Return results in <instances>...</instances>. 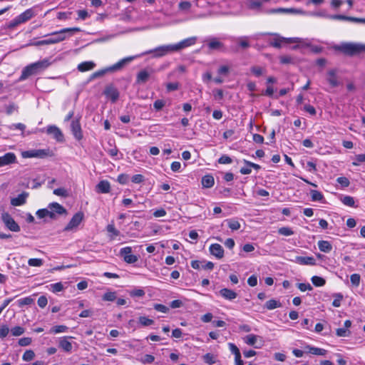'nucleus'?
<instances>
[{
    "mask_svg": "<svg viewBox=\"0 0 365 365\" xmlns=\"http://www.w3.org/2000/svg\"><path fill=\"white\" fill-rule=\"evenodd\" d=\"M318 247L321 252L329 253L332 250L331 244L326 240H320L318 242Z\"/></svg>",
    "mask_w": 365,
    "mask_h": 365,
    "instance_id": "obj_32",
    "label": "nucleus"
},
{
    "mask_svg": "<svg viewBox=\"0 0 365 365\" xmlns=\"http://www.w3.org/2000/svg\"><path fill=\"white\" fill-rule=\"evenodd\" d=\"M29 194L26 192H23L19 194L16 197L12 198L11 200V204L13 206H21L26 203V200Z\"/></svg>",
    "mask_w": 365,
    "mask_h": 365,
    "instance_id": "obj_26",
    "label": "nucleus"
},
{
    "mask_svg": "<svg viewBox=\"0 0 365 365\" xmlns=\"http://www.w3.org/2000/svg\"><path fill=\"white\" fill-rule=\"evenodd\" d=\"M33 66H34V68L37 71L38 73L41 72V71H43L46 68H48L51 63L49 62L48 59H43L41 61H38L37 62L33 63Z\"/></svg>",
    "mask_w": 365,
    "mask_h": 365,
    "instance_id": "obj_29",
    "label": "nucleus"
},
{
    "mask_svg": "<svg viewBox=\"0 0 365 365\" xmlns=\"http://www.w3.org/2000/svg\"><path fill=\"white\" fill-rule=\"evenodd\" d=\"M102 299L103 301L113 302L116 299V293L115 292H108L103 294Z\"/></svg>",
    "mask_w": 365,
    "mask_h": 365,
    "instance_id": "obj_46",
    "label": "nucleus"
},
{
    "mask_svg": "<svg viewBox=\"0 0 365 365\" xmlns=\"http://www.w3.org/2000/svg\"><path fill=\"white\" fill-rule=\"evenodd\" d=\"M249 38V36H240L236 38V41L241 48L247 49L250 46Z\"/></svg>",
    "mask_w": 365,
    "mask_h": 365,
    "instance_id": "obj_33",
    "label": "nucleus"
},
{
    "mask_svg": "<svg viewBox=\"0 0 365 365\" xmlns=\"http://www.w3.org/2000/svg\"><path fill=\"white\" fill-rule=\"evenodd\" d=\"M34 302V299L31 297H24L17 301L19 307L25 305H30Z\"/></svg>",
    "mask_w": 365,
    "mask_h": 365,
    "instance_id": "obj_45",
    "label": "nucleus"
},
{
    "mask_svg": "<svg viewBox=\"0 0 365 365\" xmlns=\"http://www.w3.org/2000/svg\"><path fill=\"white\" fill-rule=\"evenodd\" d=\"M201 183L203 187L210 188L215 184V180L212 175H205L202 178Z\"/></svg>",
    "mask_w": 365,
    "mask_h": 365,
    "instance_id": "obj_30",
    "label": "nucleus"
},
{
    "mask_svg": "<svg viewBox=\"0 0 365 365\" xmlns=\"http://www.w3.org/2000/svg\"><path fill=\"white\" fill-rule=\"evenodd\" d=\"M334 299L332 302V306L334 307H339L341 302L343 299V295L341 293H337L334 295Z\"/></svg>",
    "mask_w": 365,
    "mask_h": 365,
    "instance_id": "obj_52",
    "label": "nucleus"
},
{
    "mask_svg": "<svg viewBox=\"0 0 365 365\" xmlns=\"http://www.w3.org/2000/svg\"><path fill=\"white\" fill-rule=\"evenodd\" d=\"M10 331L9 327L7 324H0V338L1 339L6 337Z\"/></svg>",
    "mask_w": 365,
    "mask_h": 365,
    "instance_id": "obj_42",
    "label": "nucleus"
},
{
    "mask_svg": "<svg viewBox=\"0 0 365 365\" xmlns=\"http://www.w3.org/2000/svg\"><path fill=\"white\" fill-rule=\"evenodd\" d=\"M219 293L223 298L227 300H232L235 299L237 295L235 291L227 288L220 289Z\"/></svg>",
    "mask_w": 365,
    "mask_h": 365,
    "instance_id": "obj_27",
    "label": "nucleus"
},
{
    "mask_svg": "<svg viewBox=\"0 0 365 365\" xmlns=\"http://www.w3.org/2000/svg\"><path fill=\"white\" fill-rule=\"evenodd\" d=\"M138 322L143 327H148L154 324V321L153 319H148L144 316L140 317L138 318Z\"/></svg>",
    "mask_w": 365,
    "mask_h": 365,
    "instance_id": "obj_43",
    "label": "nucleus"
},
{
    "mask_svg": "<svg viewBox=\"0 0 365 365\" xmlns=\"http://www.w3.org/2000/svg\"><path fill=\"white\" fill-rule=\"evenodd\" d=\"M18 110V106L14 103H11L6 106V113L7 115L12 114L14 111Z\"/></svg>",
    "mask_w": 365,
    "mask_h": 365,
    "instance_id": "obj_55",
    "label": "nucleus"
},
{
    "mask_svg": "<svg viewBox=\"0 0 365 365\" xmlns=\"http://www.w3.org/2000/svg\"><path fill=\"white\" fill-rule=\"evenodd\" d=\"M37 73H38L37 72L36 68H34V66H33V64L31 63V64L28 65L27 66H26L23 69V71L21 72V75L19 78V80L24 81V80L28 78L29 76L36 75Z\"/></svg>",
    "mask_w": 365,
    "mask_h": 365,
    "instance_id": "obj_20",
    "label": "nucleus"
},
{
    "mask_svg": "<svg viewBox=\"0 0 365 365\" xmlns=\"http://www.w3.org/2000/svg\"><path fill=\"white\" fill-rule=\"evenodd\" d=\"M1 220L4 223L5 226L11 231L12 232H19L20 231V227L19 225L15 222L14 218L7 212H4L1 215Z\"/></svg>",
    "mask_w": 365,
    "mask_h": 365,
    "instance_id": "obj_5",
    "label": "nucleus"
},
{
    "mask_svg": "<svg viewBox=\"0 0 365 365\" xmlns=\"http://www.w3.org/2000/svg\"><path fill=\"white\" fill-rule=\"evenodd\" d=\"M38 14L37 6L26 9L18 16L21 24L26 23Z\"/></svg>",
    "mask_w": 365,
    "mask_h": 365,
    "instance_id": "obj_8",
    "label": "nucleus"
},
{
    "mask_svg": "<svg viewBox=\"0 0 365 365\" xmlns=\"http://www.w3.org/2000/svg\"><path fill=\"white\" fill-rule=\"evenodd\" d=\"M110 71L108 68H104V69H102V70H99V71H97L94 73H93L89 78H88V81H91L96 78H100V77H102L103 76H104L107 72Z\"/></svg>",
    "mask_w": 365,
    "mask_h": 365,
    "instance_id": "obj_37",
    "label": "nucleus"
},
{
    "mask_svg": "<svg viewBox=\"0 0 365 365\" xmlns=\"http://www.w3.org/2000/svg\"><path fill=\"white\" fill-rule=\"evenodd\" d=\"M327 81L332 88L339 86L340 82L337 76V69L332 68L327 71Z\"/></svg>",
    "mask_w": 365,
    "mask_h": 365,
    "instance_id": "obj_14",
    "label": "nucleus"
},
{
    "mask_svg": "<svg viewBox=\"0 0 365 365\" xmlns=\"http://www.w3.org/2000/svg\"><path fill=\"white\" fill-rule=\"evenodd\" d=\"M131 297H142L145 295V292L142 289H135L130 293Z\"/></svg>",
    "mask_w": 365,
    "mask_h": 365,
    "instance_id": "obj_63",
    "label": "nucleus"
},
{
    "mask_svg": "<svg viewBox=\"0 0 365 365\" xmlns=\"http://www.w3.org/2000/svg\"><path fill=\"white\" fill-rule=\"evenodd\" d=\"M247 5L250 9L259 10L262 8V3L258 0H248Z\"/></svg>",
    "mask_w": 365,
    "mask_h": 365,
    "instance_id": "obj_34",
    "label": "nucleus"
},
{
    "mask_svg": "<svg viewBox=\"0 0 365 365\" xmlns=\"http://www.w3.org/2000/svg\"><path fill=\"white\" fill-rule=\"evenodd\" d=\"M281 306L282 304L280 302L276 299H270L267 301L264 304V307L268 310H272L276 308L280 307Z\"/></svg>",
    "mask_w": 365,
    "mask_h": 365,
    "instance_id": "obj_35",
    "label": "nucleus"
},
{
    "mask_svg": "<svg viewBox=\"0 0 365 365\" xmlns=\"http://www.w3.org/2000/svg\"><path fill=\"white\" fill-rule=\"evenodd\" d=\"M197 38L195 36L190 37L178 42L175 44H172L174 52L179 51L185 48L192 46L196 43Z\"/></svg>",
    "mask_w": 365,
    "mask_h": 365,
    "instance_id": "obj_6",
    "label": "nucleus"
},
{
    "mask_svg": "<svg viewBox=\"0 0 365 365\" xmlns=\"http://www.w3.org/2000/svg\"><path fill=\"white\" fill-rule=\"evenodd\" d=\"M96 190L98 193H108L110 191V184L108 180H101L97 184Z\"/></svg>",
    "mask_w": 365,
    "mask_h": 365,
    "instance_id": "obj_25",
    "label": "nucleus"
},
{
    "mask_svg": "<svg viewBox=\"0 0 365 365\" xmlns=\"http://www.w3.org/2000/svg\"><path fill=\"white\" fill-rule=\"evenodd\" d=\"M339 50L349 56H355L365 52V45L354 43H346L339 46Z\"/></svg>",
    "mask_w": 365,
    "mask_h": 365,
    "instance_id": "obj_2",
    "label": "nucleus"
},
{
    "mask_svg": "<svg viewBox=\"0 0 365 365\" xmlns=\"http://www.w3.org/2000/svg\"><path fill=\"white\" fill-rule=\"evenodd\" d=\"M128 180H129V175H127V174H120L118 175V182L121 184V185H125L128 183Z\"/></svg>",
    "mask_w": 365,
    "mask_h": 365,
    "instance_id": "obj_61",
    "label": "nucleus"
},
{
    "mask_svg": "<svg viewBox=\"0 0 365 365\" xmlns=\"http://www.w3.org/2000/svg\"><path fill=\"white\" fill-rule=\"evenodd\" d=\"M307 349H309V352L317 355V356H324L327 354V350L318 347H314L308 346Z\"/></svg>",
    "mask_w": 365,
    "mask_h": 365,
    "instance_id": "obj_36",
    "label": "nucleus"
},
{
    "mask_svg": "<svg viewBox=\"0 0 365 365\" xmlns=\"http://www.w3.org/2000/svg\"><path fill=\"white\" fill-rule=\"evenodd\" d=\"M336 182L344 187H348L350 184L349 179L346 177H339Z\"/></svg>",
    "mask_w": 365,
    "mask_h": 365,
    "instance_id": "obj_60",
    "label": "nucleus"
},
{
    "mask_svg": "<svg viewBox=\"0 0 365 365\" xmlns=\"http://www.w3.org/2000/svg\"><path fill=\"white\" fill-rule=\"evenodd\" d=\"M136 56H128L124 58L113 64V66L108 67L110 71H115L121 69L123 66H125L127 63L131 62L133 59H135Z\"/></svg>",
    "mask_w": 365,
    "mask_h": 365,
    "instance_id": "obj_19",
    "label": "nucleus"
},
{
    "mask_svg": "<svg viewBox=\"0 0 365 365\" xmlns=\"http://www.w3.org/2000/svg\"><path fill=\"white\" fill-rule=\"evenodd\" d=\"M173 52V45L168 44L160 46L154 49L145 52L143 54L153 53V57L160 58Z\"/></svg>",
    "mask_w": 365,
    "mask_h": 365,
    "instance_id": "obj_3",
    "label": "nucleus"
},
{
    "mask_svg": "<svg viewBox=\"0 0 365 365\" xmlns=\"http://www.w3.org/2000/svg\"><path fill=\"white\" fill-rule=\"evenodd\" d=\"M279 234L284 236H290L294 234V232L289 227H283L279 229Z\"/></svg>",
    "mask_w": 365,
    "mask_h": 365,
    "instance_id": "obj_56",
    "label": "nucleus"
},
{
    "mask_svg": "<svg viewBox=\"0 0 365 365\" xmlns=\"http://www.w3.org/2000/svg\"><path fill=\"white\" fill-rule=\"evenodd\" d=\"M267 14H304L305 12L300 9H286V8H277V9H272L267 10L266 11Z\"/></svg>",
    "mask_w": 365,
    "mask_h": 365,
    "instance_id": "obj_15",
    "label": "nucleus"
},
{
    "mask_svg": "<svg viewBox=\"0 0 365 365\" xmlns=\"http://www.w3.org/2000/svg\"><path fill=\"white\" fill-rule=\"evenodd\" d=\"M341 201L345 205L349 206V207H356L355 206V201L353 197L346 195L341 198Z\"/></svg>",
    "mask_w": 365,
    "mask_h": 365,
    "instance_id": "obj_40",
    "label": "nucleus"
},
{
    "mask_svg": "<svg viewBox=\"0 0 365 365\" xmlns=\"http://www.w3.org/2000/svg\"><path fill=\"white\" fill-rule=\"evenodd\" d=\"M81 31V29L78 27H73V28H65L63 29L58 31L53 32L50 34L45 35V37H48L47 38L44 40L38 41L34 43H31V45L35 46H44V45H49V44H54L59 42L63 41L66 39V33H71L73 32H78Z\"/></svg>",
    "mask_w": 365,
    "mask_h": 365,
    "instance_id": "obj_1",
    "label": "nucleus"
},
{
    "mask_svg": "<svg viewBox=\"0 0 365 365\" xmlns=\"http://www.w3.org/2000/svg\"><path fill=\"white\" fill-rule=\"evenodd\" d=\"M68 327L65 325H57L51 328V332L53 334H58L66 331Z\"/></svg>",
    "mask_w": 365,
    "mask_h": 365,
    "instance_id": "obj_50",
    "label": "nucleus"
},
{
    "mask_svg": "<svg viewBox=\"0 0 365 365\" xmlns=\"http://www.w3.org/2000/svg\"><path fill=\"white\" fill-rule=\"evenodd\" d=\"M35 357V353L33 350H26L23 354L22 359L25 361H30Z\"/></svg>",
    "mask_w": 365,
    "mask_h": 365,
    "instance_id": "obj_47",
    "label": "nucleus"
},
{
    "mask_svg": "<svg viewBox=\"0 0 365 365\" xmlns=\"http://www.w3.org/2000/svg\"><path fill=\"white\" fill-rule=\"evenodd\" d=\"M361 163H365V153L356 155V161L353 162L352 164L357 166Z\"/></svg>",
    "mask_w": 365,
    "mask_h": 365,
    "instance_id": "obj_64",
    "label": "nucleus"
},
{
    "mask_svg": "<svg viewBox=\"0 0 365 365\" xmlns=\"http://www.w3.org/2000/svg\"><path fill=\"white\" fill-rule=\"evenodd\" d=\"M22 157L24 158H43L48 155V150H31L22 153Z\"/></svg>",
    "mask_w": 365,
    "mask_h": 365,
    "instance_id": "obj_11",
    "label": "nucleus"
},
{
    "mask_svg": "<svg viewBox=\"0 0 365 365\" xmlns=\"http://www.w3.org/2000/svg\"><path fill=\"white\" fill-rule=\"evenodd\" d=\"M312 200L314 202L322 201L324 199L322 193L318 190H312L310 191Z\"/></svg>",
    "mask_w": 365,
    "mask_h": 365,
    "instance_id": "obj_38",
    "label": "nucleus"
},
{
    "mask_svg": "<svg viewBox=\"0 0 365 365\" xmlns=\"http://www.w3.org/2000/svg\"><path fill=\"white\" fill-rule=\"evenodd\" d=\"M258 338H261L260 336L255 334H249L247 335L243 338V341L245 344H247L249 346H252L256 349H259L261 347V346H255V344L257 341Z\"/></svg>",
    "mask_w": 365,
    "mask_h": 365,
    "instance_id": "obj_28",
    "label": "nucleus"
},
{
    "mask_svg": "<svg viewBox=\"0 0 365 365\" xmlns=\"http://www.w3.org/2000/svg\"><path fill=\"white\" fill-rule=\"evenodd\" d=\"M96 67V63L93 61H84L78 65V70L81 72H86L93 70Z\"/></svg>",
    "mask_w": 365,
    "mask_h": 365,
    "instance_id": "obj_31",
    "label": "nucleus"
},
{
    "mask_svg": "<svg viewBox=\"0 0 365 365\" xmlns=\"http://www.w3.org/2000/svg\"><path fill=\"white\" fill-rule=\"evenodd\" d=\"M72 336H63L59 338L58 347L66 352H71L73 348L71 342L68 341Z\"/></svg>",
    "mask_w": 365,
    "mask_h": 365,
    "instance_id": "obj_18",
    "label": "nucleus"
},
{
    "mask_svg": "<svg viewBox=\"0 0 365 365\" xmlns=\"http://www.w3.org/2000/svg\"><path fill=\"white\" fill-rule=\"evenodd\" d=\"M50 214V218L53 219L56 217V214L63 215L66 213V210L58 202H52L48 205V207Z\"/></svg>",
    "mask_w": 365,
    "mask_h": 365,
    "instance_id": "obj_13",
    "label": "nucleus"
},
{
    "mask_svg": "<svg viewBox=\"0 0 365 365\" xmlns=\"http://www.w3.org/2000/svg\"><path fill=\"white\" fill-rule=\"evenodd\" d=\"M336 334L339 337H346L349 336L351 335V331L349 329L344 327L339 328L336 330Z\"/></svg>",
    "mask_w": 365,
    "mask_h": 365,
    "instance_id": "obj_44",
    "label": "nucleus"
},
{
    "mask_svg": "<svg viewBox=\"0 0 365 365\" xmlns=\"http://www.w3.org/2000/svg\"><path fill=\"white\" fill-rule=\"evenodd\" d=\"M131 252V247H125L120 249L119 255L126 263L134 264L138 260V257Z\"/></svg>",
    "mask_w": 365,
    "mask_h": 365,
    "instance_id": "obj_4",
    "label": "nucleus"
},
{
    "mask_svg": "<svg viewBox=\"0 0 365 365\" xmlns=\"http://www.w3.org/2000/svg\"><path fill=\"white\" fill-rule=\"evenodd\" d=\"M71 129L74 138L77 140H81L83 138V132L79 119H75L71 121Z\"/></svg>",
    "mask_w": 365,
    "mask_h": 365,
    "instance_id": "obj_10",
    "label": "nucleus"
},
{
    "mask_svg": "<svg viewBox=\"0 0 365 365\" xmlns=\"http://www.w3.org/2000/svg\"><path fill=\"white\" fill-rule=\"evenodd\" d=\"M202 358L204 361L210 365L215 363L216 361L215 356L210 353H207L202 356Z\"/></svg>",
    "mask_w": 365,
    "mask_h": 365,
    "instance_id": "obj_51",
    "label": "nucleus"
},
{
    "mask_svg": "<svg viewBox=\"0 0 365 365\" xmlns=\"http://www.w3.org/2000/svg\"><path fill=\"white\" fill-rule=\"evenodd\" d=\"M21 24V23L17 16L7 24L6 28L9 29H13Z\"/></svg>",
    "mask_w": 365,
    "mask_h": 365,
    "instance_id": "obj_58",
    "label": "nucleus"
},
{
    "mask_svg": "<svg viewBox=\"0 0 365 365\" xmlns=\"http://www.w3.org/2000/svg\"><path fill=\"white\" fill-rule=\"evenodd\" d=\"M294 262L302 265H315L316 259L313 257L297 256L293 260Z\"/></svg>",
    "mask_w": 365,
    "mask_h": 365,
    "instance_id": "obj_23",
    "label": "nucleus"
},
{
    "mask_svg": "<svg viewBox=\"0 0 365 365\" xmlns=\"http://www.w3.org/2000/svg\"><path fill=\"white\" fill-rule=\"evenodd\" d=\"M28 264L31 267H40L43 264V260L38 258H31L29 259Z\"/></svg>",
    "mask_w": 365,
    "mask_h": 365,
    "instance_id": "obj_54",
    "label": "nucleus"
},
{
    "mask_svg": "<svg viewBox=\"0 0 365 365\" xmlns=\"http://www.w3.org/2000/svg\"><path fill=\"white\" fill-rule=\"evenodd\" d=\"M226 222L227 223V226L229 227V228H230L233 231L238 230L240 228V222L235 219H228L226 220Z\"/></svg>",
    "mask_w": 365,
    "mask_h": 365,
    "instance_id": "obj_39",
    "label": "nucleus"
},
{
    "mask_svg": "<svg viewBox=\"0 0 365 365\" xmlns=\"http://www.w3.org/2000/svg\"><path fill=\"white\" fill-rule=\"evenodd\" d=\"M47 133L53 135L54 138L58 141H63V135L61 130L56 125H49L47 128Z\"/></svg>",
    "mask_w": 365,
    "mask_h": 365,
    "instance_id": "obj_22",
    "label": "nucleus"
},
{
    "mask_svg": "<svg viewBox=\"0 0 365 365\" xmlns=\"http://www.w3.org/2000/svg\"><path fill=\"white\" fill-rule=\"evenodd\" d=\"M207 46L210 50L225 51V45L215 37L210 38L207 41Z\"/></svg>",
    "mask_w": 365,
    "mask_h": 365,
    "instance_id": "obj_17",
    "label": "nucleus"
},
{
    "mask_svg": "<svg viewBox=\"0 0 365 365\" xmlns=\"http://www.w3.org/2000/svg\"><path fill=\"white\" fill-rule=\"evenodd\" d=\"M150 76V72L146 69L141 70L137 74L135 83L137 84H144L148 81Z\"/></svg>",
    "mask_w": 365,
    "mask_h": 365,
    "instance_id": "obj_24",
    "label": "nucleus"
},
{
    "mask_svg": "<svg viewBox=\"0 0 365 365\" xmlns=\"http://www.w3.org/2000/svg\"><path fill=\"white\" fill-rule=\"evenodd\" d=\"M302 41L300 38H276L270 42V45L274 48H280L282 42L291 43H301Z\"/></svg>",
    "mask_w": 365,
    "mask_h": 365,
    "instance_id": "obj_12",
    "label": "nucleus"
},
{
    "mask_svg": "<svg viewBox=\"0 0 365 365\" xmlns=\"http://www.w3.org/2000/svg\"><path fill=\"white\" fill-rule=\"evenodd\" d=\"M103 94L113 103H115L119 98V91L113 84L108 85L105 88Z\"/></svg>",
    "mask_w": 365,
    "mask_h": 365,
    "instance_id": "obj_7",
    "label": "nucleus"
},
{
    "mask_svg": "<svg viewBox=\"0 0 365 365\" xmlns=\"http://www.w3.org/2000/svg\"><path fill=\"white\" fill-rule=\"evenodd\" d=\"M83 219V213L81 212H78L76 213L70 222L68 223V225L65 227L64 230L65 231H69L71 230L76 227H77L81 221Z\"/></svg>",
    "mask_w": 365,
    "mask_h": 365,
    "instance_id": "obj_9",
    "label": "nucleus"
},
{
    "mask_svg": "<svg viewBox=\"0 0 365 365\" xmlns=\"http://www.w3.org/2000/svg\"><path fill=\"white\" fill-rule=\"evenodd\" d=\"M210 252L211 255L216 257L217 259H222L224 257V250L220 244H212L210 246Z\"/></svg>",
    "mask_w": 365,
    "mask_h": 365,
    "instance_id": "obj_21",
    "label": "nucleus"
},
{
    "mask_svg": "<svg viewBox=\"0 0 365 365\" xmlns=\"http://www.w3.org/2000/svg\"><path fill=\"white\" fill-rule=\"evenodd\" d=\"M360 279L361 277L359 274H353L350 277L351 282L355 287H358L359 285Z\"/></svg>",
    "mask_w": 365,
    "mask_h": 365,
    "instance_id": "obj_57",
    "label": "nucleus"
},
{
    "mask_svg": "<svg viewBox=\"0 0 365 365\" xmlns=\"http://www.w3.org/2000/svg\"><path fill=\"white\" fill-rule=\"evenodd\" d=\"M250 71L255 76L259 77L264 73L265 69L260 66H255L251 67Z\"/></svg>",
    "mask_w": 365,
    "mask_h": 365,
    "instance_id": "obj_48",
    "label": "nucleus"
},
{
    "mask_svg": "<svg viewBox=\"0 0 365 365\" xmlns=\"http://www.w3.org/2000/svg\"><path fill=\"white\" fill-rule=\"evenodd\" d=\"M311 280L313 284L316 287H322L326 283V281L324 278L318 276L312 277Z\"/></svg>",
    "mask_w": 365,
    "mask_h": 365,
    "instance_id": "obj_41",
    "label": "nucleus"
},
{
    "mask_svg": "<svg viewBox=\"0 0 365 365\" xmlns=\"http://www.w3.org/2000/svg\"><path fill=\"white\" fill-rule=\"evenodd\" d=\"M154 309L158 311L163 313H167L169 311V308L163 304H155L153 305Z\"/></svg>",
    "mask_w": 365,
    "mask_h": 365,
    "instance_id": "obj_62",
    "label": "nucleus"
},
{
    "mask_svg": "<svg viewBox=\"0 0 365 365\" xmlns=\"http://www.w3.org/2000/svg\"><path fill=\"white\" fill-rule=\"evenodd\" d=\"M16 162V156L14 153H6L0 156V167L9 165Z\"/></svg>",
    "mask_w": 365,
    "mask_h": 365,
    "instance_id": "obj_16",
    "label": "nucleus"
},
{
    "mask_svg": "<svg viewBox=\"0 0 365 365\" xmlns=\"http://www.w3.org/2000/svg\"><path fill=\"white\" fill-rule=\"evenodd\" d=\"M63 289V285L61 282H57L51 284V290L53 292H58Z\"/></svg>",
    "mask_w": 365,
    "mask_h": 365,
    "instance_id": "obj_59",
    "label": "nucleus"
},
{
    "mask_svg": "<svg viewBox=\"0 0 365 365\" xmlns=\"http://www.w3.org/2000/svg\"><path fill=\"white\" fill-rule=\"evenodd\" d=\"M52 213L51 212H49V210L48 209H40L38 210H37L36 212V215L38 218L40 219H42L45 217H50V214Z\"/></svg>",
    "mask_w": 365,
    "mask_h": 365,
    "instance_id": "obj_53",
    "label": "nucleus"
},
{
    "mask_svg": "<svg viewBox=\"0 0 365 365\" xmlns=\"http://www.w3.org/2000/svg\"><path fill=\"white\" fill-rule=\"evenodd\" d=\"M10 331L13 336H19L22 335L24 333L25 329L24 327H21L20 326H16V327H14V328H12Z\"/></svg>",
    "mask_w": 365,
    "mask_h": 365,
    "instance_id": "obj_49",
    "label": "nucleus"
}]
</instances>
